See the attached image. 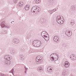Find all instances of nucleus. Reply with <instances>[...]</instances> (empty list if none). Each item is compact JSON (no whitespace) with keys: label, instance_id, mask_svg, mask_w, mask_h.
<instances>
[{"label":"nucleus","instance_id":"1","mask_svg":"<svg viewBox=\"0 0 76 76\" xmlns=\"http://www.w3.org/2000/svg\"><path fill=\"white\" fill-rule=\"evenodd\" d=\"M1 26L2 27V28H10V26L8 24H6V23L4 22H1Z\"/></svg>","mask_w":76,"mask_h":76},{"label":"nucleus","instance_id":"2","mask_svg":"<svg viewBox=\"0 0 76 76\" xmlns=\"http://www.w3.org/2000/svg\"><path fill=\"white\" fill-rule=\"evenodd\" d=\"M37 8H38V7L36 6L33 7L31 9V12L34 13H36V14L38 13V12H37Z\"/></svg>","mask_w":76,"mask_h":76},{"label":"nucleus","instance_id":"3","mask_svg":"<svg viewBox=\"0 0 76 76\" xmlns=\"http://www.w3.org/2000/svg\"><path fill=\"white\" fill-rule=\"evenodd\" d=\"M36 62L37 64H40L42 62V58H37Z\"/></svg>","mask_w":76,"mask_h":76},{"label":"nucleus","instance_id":"4","mask_svg":"<svg viewBox=\"0 0 76 76\" xmlns=\"http://www.w3.org/2000/svg\"><path fill=\"white\" fill-rule=\"evenodd\" d=\"M54 54L56 53H53L50 55V60H54V58L55 57V54Z\"/></svg>","mask_w":76,"mask_h":76},{"label":"nucleus","instance_id":"5","mask_svg":"<svg viewBox=\"0 0 76 76\" xmlns=\"http://www.w3.org/2000/svg\"><path fill=\"white\" fill-rule=\"evenodd\" d=\"M65 34L68 37H70V36L72 35V33H70V31L68 30H67L66 31Z\"/></svg>","mask_w":76,"mask_h":76},{"label":"nucleus","instance_id":"6","mask_svg":"<svg viewBox=\"0 0 76 76\" xmlns=\"http://www.w3.org/2000/svg\"><path fill=\"white\" fill-rule=\"evenodd\" d=\"M64 66L65 67H68L69 66V63L67 61H65L64 62Z\"/></svg>","mask_w":76,"mask_h":76},{"label":"nucleus","instance_id":"7","mask_svg":"<svg viewBox=\"0 0 76 76\" xmlns=\"http://www.w3.org/2000/svg\"><path fill=\"white\" fill-rule=\"evenodd\" d=\"M36 41H37V42H36L37 44V47H40L41 45V42L40 41H38V40H36Z\"/></svg>","mask_w":76,"mask_h":76},{"label":"nucleus","instance_id":"8","mask_svg":"<svg viewBox=\"0 0 76 76\" xmlns=\"http://www.w3.org/2000/svg\"><path fill=\"white\" fill-rule=\"evenodd\" d=\"M59 39V38L57 36H55L54 37V41L56 42H58V39Z\"/></svg>","mask_w":76,"mask_h":76},{"label":"nucleus","instance_id":"9","mask_svg":"<svg viewBox=\"0 0 76 76\" xmlns=\"http://www.w3.org/2000/svg\"><path fill=\"white\" fill-rule=\"evenodd\" d=\"M37 41H36V40L33 41L32 42V44L35 47H37Z\"/></svg>","mask_w":76,"mask_h":76},{"label":"nucleus","instance_id":"10","mask_svg":"<svg viewBox=\"0 0 76 76\" xmlns=\"http://www.w3.org/2000/svg\"><path fill=\"white\" fill-rule=\"evenodd\" d=\"M13 43H15V44H18L19 42V41L18 39H14L13 40Z\"/></svg>","mask_w":76,"mask_h":76},{"label":"nucleus","instance_id":"11","mask_svg":"<svg viewBox=\"0 0 76 76\" xmlns=\"http://www.w3.org/2000/svg\"><path fill=\"white\" fill-rule=\"evenodd\" d=\"M47 33L46 31H43L42 33V35L43 38H44L45 37H47V36L45 35V33Z\"/></svg>","mask_w":76,"mask_h":76},{"label":"nucleus","instance_id":"12","mask_svg":"<svg viewBox=\"0 0 76 76\" xmlns=\"http://www.w3.org/2000/svg\"><path fill=\"white\" fill-rule=\"evenodd\" d=\"M56 10H57V9H54L53 10L49 11L48 12L49 13H50V14H52L53 13V12H56Z\"/></svg>","mask_w":76,"mask_h":76},{"label":"nucleus","instance_id":"13","mask_svg":"<svg viewBox=\"0 0 76 76\" xmlns=\"http://www.w3.org/2000/svg\"><path fill=\"white\" fill-rule=\"evenodd\" d=\"M37 70L38 72H42L43 71V69H42V67H39L37 68Z\"/></svg>","mask_w":76,"mask_h":76},{"label":"nucleus","instance_id":"14","mask_svg":"<svg viewBox=\"0 0 76 76\" xmlns=\"http://www.w3.org/2000/svg\"><path fill=\"white\" fill-rule=\"evenodd\" d=\"M44 39H45L46 41H49V39H50V38H49V35H47L46 37H44Z\"/></svg>","mask_w":76,"mask_h":76},{"label":"nucleus","instance_id":"15","mask_svg":"<svg viewBox=\"0 0 76 76\" xmlns=\"http://www.w3.org/2000/svg\"><path fill=\"white\" fill-rule=\"evenodd\" d=\"M54 54H55V58H54V60H58V55H57V53H54Z\"/></svg>","mask_w":76,"mask_h":76},{"label":"nucleus","instance_id":"16","mask_svg":"<svg viewBox=\"0 0 76 76\" xmlns=\"http://www.w3.org/2000/svg\"><path fill=\"white\" fill-rule=\"evenodd\" d=\"M25 8L26 10H28L29 9V5H27L26 6H25Z\"/></svg>","mask_w":76,"mask_h":76},{"label":"nucleus","instance_id":"17","mask_svg":"<svg viewBox=\"0 0 76 76\" xmlns=\"http://www.w3.org/2000/svg\"><path fill=\"white\" fill-rule=\"evenodd\" d=\"M61 17H60V16H58L56 18V22H58V21L61 20Z\"/></svg>","mask_w":76,"mask_h":76},{"label":"nucleus","instance_id":"18","mask_svg":"<svg viewBox=\"0 0 76 76\" xmlns=\"http://www.w3.org/2000/svg\"><path fill=\"white\" fill-rule=\"evenodd\" d=\"M52 71V69L50 68V67H48L47 69V70L48 72H50V70Z\"/></svg>","mask_w":76,"mask_h":76},{"label":"nucleus","instance_id":"19","mask_svg":"<svg viewBox=\"0 0 76 76\" xmlns=\"http://www.w3.org/2000/svg\"><path fill=\"white\" fill-rule=\"evenodd\" d=\"M75 24V21L72 20V22H71V26H73V25Z\"/></svg>","mask_w":76,"mask_h":76},{"label":"nucleus","instance_id":"20","mask_svg":"<svg viewBox=\"0 0 76 76\" xmlns=\"http://www.w3.org/2000/svg\"><path fill=\"white\" fill-rule=\"evenodd\" d=\"M64 20H61L60 22H59V24H63V23H64Z\"/></svg>","mask_w":76,"mask_h":76},{"label":"nucleus","instance_id":"21","mask_svg":"<svg viewBox=\"0 0 76 76\" xmlns=\"http://www.w3.org/2000/svg\"><path fill=\"white\" fill-rule=\"evenodd\" d=\"M35 2L36 3H39L41 2V0H37Z\"/></svg>","mask_w":76,"mask_h":76},{"label":"nucleus","instance_id":"22","mask_svg":"<svg viewBox=\"0 0 76 76\" xmlns=\"http://www.w3.org/2000/svg\"><path fill=\"white\" fill-rule=\"evenodd\" d=\"M73 56H74L73 55H71L70 56V58L72 60H73Z\"/></svg>","mask_w":76,"mask_h":76},{"label":"nucleus","instance_id":"23","mask_svg":"<svg viewBox=\"0 0 76 76\" xmlns=\"http://www.w3.org/2000/svg\"><path fill=\"white\" fill-rule=\"evenodd\" d=\"M55 63L56 64H58L59 63V61H58V60H55Z\"/></svg>","mask_w":76,"mask_h":76},{"label":"nucleus","instance_id":"24","mask_svg":"<svg viewBox=\"0 0 76 76\" xmlns=\"http://www.w3.org/2000/svg\"><path fill=\"white\" fill-rule=\"evenodd\" d=\"M11 53H12V54H15V52L14 51V50H12L11 51Z\"/></svg>","mask_w":76,"mask_h":76},{"label":"nucleus","instance_id":"25","mask_svg":"<svg viewBox=\"0 0 76 76\" xmlns=\"http://www.w3.org/2000/svg\"><path fill=\"white\" fill-rule=\"evenodd\" d=\"M62 74L63 76H64L65 75H66V72L64 71H63Z\"/></svg>","mask_w":76,"mask_h":76},{"label":"nucleus","instance_id":"26","mask_svg":"<svg viewBox=\"0 0 76 76\" xmlns=\"http://www.w3.org/2000/svg\"><path fill=\"white\" fill-rule=\"evenodd\" d=\"M6 75L3 74L2 73H0V76H6Z\"/></svg>","mask_w":76,"mask_h":76},{"label":"nucleus","instance_id":"27","mask_svg":"<svg viewBox=\"0 0 76 76\" xmlns=\"http://www.w3.org/2000/svg\"><path fill=\"white\" fill-rule=\"evenodd\" d=\"M6 58L7 60H10V57H8L7 58Z\"/></svg>","mask_w":76,"mask_h":76},{"label":"nucleus","instance_id":"28","mask_svg":"<svg viewBox=\"0 0 76 76\" xmlns=\"http://www.w3.org/2000/svg\"><path fill=\"white\" fill-rule=\"evenodd\" d=\"M38 8H37V12H38V13L40 12V10L39 9H38Z\"/></svg>","mask_w":76,"mask_h":76},{"label":"nucleus","instance_id":"29","mask_svg":"<svg viewBox=\"0 0 76 76\" xmlns=\"http://www.w3.org/2000/svg\"><path fill=\"white\" fill-rule=\"evenodd\" d=\"M6 62L7 63H6V64H7V65H10V63H9V62H8V61H6Z\"/></svg>","mask_w":76,"mask_h":76},{"label":"nucleus","instance_id":"30","mask_svg":"<svg viewBox=\"0 0 76 76\" xmlns=\"http://www.w3.org/2000/svg\"><path fill=\"white\" fill-rule=\"evenodd\" d=\"M18 0H14V2L15 3H17V2H18Z\"/></svg>","mask_w":76,"mask_h":76},{"label":"nucleus","instance_id":"31","mask_svg":"<svg viewBox=\"0 0 76 76\" xmlns=\"http://www.w3.org/2000/svg\"><path fill=\"white\" fill-rule=\"evenodd\" d=\"M50 2L52 3H53L54 2V0H50Z\"/></svg>","mask_w":76,"mask_h":76},{"label":"nucleus","instance_id":"32","mask_svg":"<svg viewBox=\"0 0 76 76\" xmlns=\"http://www.w3.org/2000/svg\"><path fill=\"white\" fill-rule=\"evenodd\" d=\"M61 19L60 20H59L57 21V22L58 23V24H59V23H60V21H61Z\"/></svg>","mask_w":76,"mask_h":76},{"label":"nucleus","instance_id":"33","mask_svg":"<svg viewBox=\"0 0 76 76\" xmlns=\"http://www.w3.org/2000/svg\"><path fill=\"white\" fill-rule=\"evenodd\" d=\"M76 57H75V56H73V60H76Z\"/></svg>","mask_w":76,"mask_h":76},{"label":"nucleus","instance_id":"34","mask_svg":"<svg viewBox=\"0 0 76 76\" xmlns=\"http://www.w3.org/2000/svg\"><path fill=\"white\" fill-rule=\"evenodd\" d=\"M20 4L21 5H18V6L19 7H22V6L23 5V4H21V3L20 2Z\"/></svg>","mask_w":76,"mask_h":76},{"label":"nucleus","instance_id":"35","mask_svg":"<svg viewBox=\"0 0 76 76\" xmlns=\"http://www.w3.org/2000/svg\"><path fill=\"white\" fill-rule=\"evenodd\" d=\"M41 58V56H37L36 58Z\"/></svg>","mask_w":76,"mask_h":76},{"label":"nucleus","instance_id":"36","mask_svg":"<svg viewBox=\"0 0 76 76\" xmlns=\"http://www.w3.org/2000/svg\"><path fill=\"white\" fill-rule=\"evenodd\" d=\"M20 57L21 58H23V55H20Z\"/></svg>","mask_w":76,"mask_h":76},{"label":"nucleus","instance_id":"37","mask_svg":"<svg viewBox=\"0 0 76 76\" xmlns=\"http://www.w3.org/2000/svg\"><path fill=\"white\" fill-rule=\"evenodd\" d=\"M11 72L12 73H13L14 72V69H12V70H11Z\"/></svg>","mask_w":76,"mask_h":76},{"label":"nucleus","instance_id":"38","mask_svg":"<svg viewBox=\"0 0 76 76\" xmlns=\"http://www.w3.org/2000/svg\"><path fill=\"white\" fill-rule=\"evenodd\" d=\"M8 62H9V63H10V64L11 63V61H9V60H8Z\"/></svg>","mask_w":76,"mask_h":76},{"label":"nucleus","instance_id":"39","mask_svg":"<svg viewBox=\"0 0 76 76\" xmlns=\"http://www.w3.org/2000/svg\"><path fill=\"white\" fill-rule=\"evenodd\" d=\"M6 61H7V60L5 61V64H6V63H7V62H6Z\"/></svg>","mask_w":76,"mask_h":76},{"label":"nucleus","instance_id":"40","mask_svg":"<svg viewBox=\"0 0 76 76\" xmlns=\"http://www.w3.org/2000/svg\"><path fill=\"white\" fill-rule=\"evenodd\" d=\"M26 69V70H28V68H26V69Z\"/></svg>","mask_w":76,"mask_h":76},{"label":"nucleus","instance_id":"41","mask_svg":"<svg viewBox=\"0 0 76 76\" xmlns=\"http://www.w3.org/2000/svg\"><path fill=\"white\" fill-rule=\"evenodd\" d=\"M25 73H26V71H25Z\"/></svg>","mask_w":76,"mask_h":76},{"label":"nucleus","instance_id":"42","mask_svg":"<svg viewBox=\"0 0 76 76\" xmlns=\"http://www.w3.org/2000/svg\"><path fill=\"white\" fill-rule=\"evenodd\" d=\"M12 73L13 75H14V74H13V72H12Z\"/></svg>","mask_w":76,"mask_h":76},{"label":"nucleus","instance_id":"43","mask_svg":"<svg viewBox=\"0 0 76 76\" xmlns=\"http://www.w3.org/2000/svg\"><path fill=\"white\" fill-rule=\"evenodd\" d=\"M72 10H73V7H72Z\"/></svg>","mask_w":76,"mask_h":76},{"label":"nucleus","instance_id":"44","mask_svg":"<svg viewBox=\"0 0 76 76\" xmlns=\"http://www.w3.org/2000/svg\"><path fill=\"white\" fill-rule=\"evenodd\" d=\"M24 68H25V69H26V66H24Z\"/></svg>","mask_w":76,"mask_h":76},{"label":"nucleus","instance_id":"45","mask_svg":"<svg viewBox=\"0 0 76 76\" xmlns=\"http://www.w3.org/2000/svg\"><path fill=\"white\" fill-rule=\"evenodd\" d=\"M6 75V76H9L8 75Z\"/></svg>","mask_w":76,"mask_h":76},{"label":"nucleus","instance_id":"46","mask_svg":"<svg viewBox=\"0 0 76 76\" xmlns=\"http://www.w3.org/2000/svg\"><path fill=\"white\" fill-rule=\"evenodd\" d=\"M50 72H51V70H50Z\"/></svg>","mask_w":76,"mask_h":76},{"label":"nucleus","instance_id":"47","mask_svg":"<svg viewBox=\"0 0 76 76\" xmlns=\"http://www.w3.org/2000/svg\"><path fill=\"white\" fill-rule=\"evenodd\" d=\"M11 23H12V22H11Z\"/></svg>","mask_w":76,"mask_h":76},{"label":"nucleus","instance_id":"48","mask_svg":"<svg viewBox=\"0 0 76 76\" xmlns=\"http://www.w3.org/2000/svg\"><path fill=\"white\" fill-rule=\"evenodd\" d=\"M54 10V11H55V10Z\"/></svg>","mask_w":76,"mask_h":76},{"label":"nucleus","instance_id":"49","mask_svg":"<svg viewBox=\"0 0 76 76\" xmlns=\"http://www.w3.org/2000/svg\"><path fill=\"white\" fill-rule=\"evenodd\" d=\"M12 22H14V21H13Z\"/></svg>","mask_w":76,"mask_h":76}]
</instances>
